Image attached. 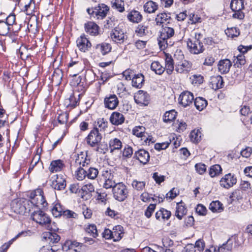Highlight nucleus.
Wrapping results in <instances>:
<instances>
[{"mask_svg": "<svg viewBox=\"0 0 252 252\" xmlns=\"http://www.w3.org/2000/svg\"><path fill=\"white\" fill-rule=\"evenodd\" d=\"M31 218L36 223L45 227L47 230H55L51 224L49 216L44 212L38 210L34 211L31 215Z\"/></svg>", "mask_w": 252, "mask_h": 252, "instance_id": "obj_1", "label": "nucleus"}, {"mask_svg": "<svg viewBox=\"0 0 252 252\" xmlns=\"http://www.w3.org/2000/svg\"><path fill=\"white\" fill-rule=\"evenodd\" d=\"M29 198L32 201L34 205L37 208L45 207L47 205L43 195V191L41 189L38 188L30 192Z\"/></svg>", "mask_w": 252, "mask_h": 252, "instance_id": "obj_2", "label": "nucleus"}, {"mask_svg": "<svg viewBox=\"0 0 252 252\" xmlns=\"http://www.w3.org/2000/svg\"><path fill=\"white\" fill-rule=\"evenodd\" d=\"M200 34L195 33L194 36L189 39L187 46L189 52L194 54L202 53L204 50L203 43L199 39Z\"/></svg>", "mask_w": 252, "mask_h": 252, "instance_id": "obj_3", "label": "nucleus"}, {"mask_svg": "<svg viewBox=\"0 0 252 252\" xmlns=\"http://www.w3.org/2000/svg\"><path fill=\"white\" fill-rule=\"evenodd\" d=\"M175 31L173 28L167 26L162 27L158 40V44L161 50L165 48V45H167V40L173 37Z\"/></svg>", "mask_w": 252, "mask_h": 252, "instance_id": "obj_4", "label": "nucleus"}, {"mask_svg": "<svg viewBox=\"0 0 252 252\" xmlns=\"http://www.w3.org/2000/svg\"><path fill=\"white\" fill-rule=\"evenodd\" d=\"M127 187L123 183H117L113 189L115 199L119 201H124L128 196Z\"/></svg>", "mask_w": 252, "mask_h": 252, "instance_id": "obj_5", "label": "nucleus"}, {"mask_svg": "<svg viewBox=\"0 0 252 252\" xmlns=\"http://www.w3.org/2000/svg\"><path fill=\"white\" fill-rule=\"evenodd\" d=\"M242 243L241 237L236 235L232 236L225 244H223L221 246L219 247L218 252H223V251L225 250L227 251H231L233 248L240 246Z\"/></svg>", "mask_w": 252, "mask_h": 252, "instance_id": "obj_6", "label": "nucleus"}, {"mask_svg": "<svg viewBox=\"0 0 252 252\" xmlns=\"http://www.w3.org/2000/svg\"><path fill=\"white\" fill-rule=\"evenodd\" d=\"M109 10V8L107 5L102 3L94 8L87 9V12L94 18L102 19L106 17Z\"/></svg>", "mask_w": 252, "mask_h": 252, "instance_id": "obj_7", "label": "nucleus"}, {"mask_svg": "<svg viewBox=\"0 0 252 252\" xmlns=\"http://www.w3.org/2000/svg\"><path fill=\"white\" fill-rule=\"evenodd\" d=\"M102 176L104 181L103 187L106 189H111L116 186V183L114 179V175L109 170H103Z\"/></svg>", "mask_w": 252, "mask_h": 252, "instance_id": "obj_8", "label": "nucleus"}, {"mask_svg": "<svg viewBox=\"0 0 252 252\" xmlns=\"http://www.w3.org/2000/svg\"><path fill=\"white\" fill-rule=\"evenodd\" d=\"M236 183L237 178L235 175L230 173L224 175L220 181V186L226 189L232 187Z\"/></svg>", "mask_w": 252, "mask_h": 252, "instance_id": "obj_9", "label": "nucleus"}, {"mask_svg": "<svg viewBox=\"0 0 252 252\" xmlns=\"http://www.w3.org/2000/svg\"><path fill=\"white\" fill-rule=\"evenodd\" d=\"M252 48V45L250 46H244L241 45L238 46V50L239 51L243 53L242 54H239L236 57V59L235 60V65L237 67H240L241 65L245 64L246 61L245 57L243 54L247 53L249 50H250Z\"/></svg>", "mask_w": 252, "mask_h": 252, "instance_id": "obj_10", "label": "nucleus"}, {"mask_svg": "<svg viewBox=\"0 0 252 252\" xmlns=\"http://www.w3.org/2000/svg\"><path fill=\"white\" fill-rule=\"evenodd\" d=\"M194 100V95L189 91H184L179 97V102L184 107L189 106Z\"/></svg>", "mask_w": 252, "mask_h": 252, "instance_id": "obj_11", "label": "nucleus"}, {"mask_svg": "<svg viewBox=\"0 0 252 252\" xmlns=\"http://www.w3.org/2000/svg\"><path fill=\"white\" fill-rule=\"evenodd\" d=\"M101 138V134L99 132L98 128H94L89 134L86 141L89 145L94 147L97 145Z\"/></svg>", "mask_w": 252, "mask_h": 252, "instance_id": "obj_12", "label": "nucleus"}, {"mask_svg": "<svg viewBox=\"0 0 252 252\" xmlns=\"http://www.w3.org/2000/svg\"><path fill=\"white\" fill-rule=\"evenodd\" d=\"M83 244L78 242L76 241H66L63 246V250L64 251L72 250L74 252H81Z\"/></svg>", "mask_w": 252, "mask_h": 252, "instance_id": "obj_13", "label": "nucleus"}, {"mask_svg": "<svg viewBox=\"0 0 252 252\" xmlns=\"http://www.w3.org/2000/svg\"><path fill=\"white\" fill-rule=\"evenodd\" d=\"M110 35L113 41L120 44L124 42L126 36L124 31L119 28L113 29L111 32Z\"/></svg>", "mask_w": 252, "mask_h": 252, "instance_id": "obj_14", "label": "nucleus"}, {"mask_svg": "<svg viewBox=\"0 0 252 252\" xmlns=\"http://www.w3.org/2000/svg\"><path fill=\"white\" fill-rule=\"evenodd\" d=\"M52 183L51 186L55 189L62 190L66 186V181L62 176L56 175L52 177Z\"/></svg>", "mask_w": 252, "mask_h": 252, "instance_id": "obj_15", "label": "nucleus"}, {"mask_svg": "<svg viewBox=\"0 0 252 252\" xmlns=\"http://www.w3.org/2000/svg\"><path fill=\"white\" fill-rule=\"evenodd\" d=\"M76 44L79 50L84 52L89 50L92 46L91 42L84 34L81 35L77 38Z\"/></svg>", "mask_w": 252, "mask_h": 252, "instance_id": "obj_16", "label": "nucleus"}, {"mask_svg": "<svg viewBox=\"0 0 252 252\" xmlns=\"http://www.w3.org/2000/svg\"><path fill=\"white\" fill-rule=\"evenodd\" d=\"M134 98L136 103L146 105L150 99V96L147 92L139 90L135 94Z\"/></svg>", "mask_w": 252, "mask_h": 252, "instance_id": "obj_17", "label": "nucleus"}, {"mask_svg": "<svg viewBox=\"0 0 252 252\" xmlns=\"http://www.w3.org/2000/svg\"><path fill=\"white\" fill-rule=\"evenodd\" d=\"M24 206L23 198L14 199L11 204L12 210L15 213L19 214L26 213L25 207Z\"/></svg>", "mask_w": 252, "mask_h": 252, "instance_id": "obj_18", "label": "nucleus"}, {"mask_svg": "<svg viewBox=\"0 0 252 252\" xmlns=\"http://www.w3.org/2000/svg\"><path fill=\"white\" fill-rule=\"evenodd\" d=\"M122 147V142L117 138H113L109 141L108 148L111 153L119 152Z\"/></svg>", "mask_w": 252, "mask_h": 252, "instance_id": "obj_19", "label": "nucleus"}, {"mask_svg": "<svg viewBox=\"0 0 252 252\" xmlns=\"http://www.w3.org/2000/svg\"><path fill=\"white\" fill-rule=\"evenodd\" d=\"M134 156L141 163L145 164L149 160L150 155L149 153L143 149H140L135 153Z\"/></svg>", "mask_w": 252, "mask_h": 252, "instance_id": "obj_20", "label": "nucleus"}, {"mask_svg": "<svg viewBox=\"0 0 252 252\" xmlns=\"http://www.w3.org/2000/svg\"><path fill=\"white\" fill-rule=\"evenodd\" d=\"M90 162V159L88 158L86 153L81 152L78 154L75 158V164L79 166L85 167Z\"/></svg>", "mask_w": 252, "mask_h": 252, "instance_id": "obj_21", "label": "nucleus"}, {"mask_svg": "<svg viewBox=\"0 0 252 252\" xmlns=\"http://www.w3.org/2000/svg\"><path fill=\"white\" fill-rule=\"evenodd\" d=\"M104 103L106 107L114 109L118 106L119 101L115 94H112L104 99Z\"/></svg>", "mask_w": 252, "mask_h": 252, "instance_id": "obj_22", "label": "nucleus"}, {"mask_svg": "<svg viewBox=\"0 0 252 252\" xmlns=\"http://www.w3.org/2000/svg\"><path fill=\"white\" fill-rule=\"evenodd\" d=\"M191 64L187 61H184L176 65L175 71L179 73H187L191 69Z\"/></svg>", "mask_w": 252, "mask_h": 252, "instance_id": "obj_23", "label": "nucleus"}, {"mask_svg": "<svg viewBox=\"0 0 252 252\" xmlns=\"http://www.w3.org/2000/svg\"><path fill=\"white\" fill-rule=\"evenodd\" d=\"M85 29L86 32L93 36L98 34L99 27L93 22H88L85 24Z\"/></svg>", "mask_w": 252, "mask_h": 252, "instance_id": "obj_24", "label": "nucleus"}, {"mask_svg": "<svg viewBox=\"0 0 252 252\" xmlns=\"http://www.w3.org/2000/svg\"><path fill=\"white\" fill-rule=\"evenodd\" d=\"M126 17L130 22L134 23L140 22L143 18L140 12L135 10L129 11L127 14Z\"/></svg>", "mask_w": 252, "mask_h": 252, "instance_id": "obj_25", "label": "nucleus"}, {"mask_svg": "<svg viewBox=\"0 0 252 252\" xmlns=\"http://www.w3.org/2000/svg\"><path fill=\"white\" fill-rule=\"evenodd\" d=\"M125 121V117L124 115L119 112H113L110 118V121L115 125H119L122 124Z\"/></svg>", "mask_w": 252, "mask_h": 252, "instance_id": "obj_26", "label": "nucleus"}, {"mask_svg": "<svg viewBox=\"0 0 252 252\" xmlns=\"http://www.w3.org/2000/svg\"><path fill=\"white\" fill-rule=\"evenodd\" d=\"M171 213L164 208H161L156 213L155 217L157 220L159 221H164L168 220L171 217Z\"/></svg>", "mask_w": 252, "mask_h": 252, "instance_id": "obj_27", "label": "nucleus"}, {"mask_svg": "<svg viewBox=\"0 0 252 252\" xmlns=\"http://www.w3.org/2000/svg\"><path fill=\"white\" fill-rule=\"evenodd\" d=\"M145 128L143 126H136L134 127L132 130L133 134L138 137H141L142 140H143L145 142L149 141V143L151 139L147 138L145 133Z\"/></svg>", "mask_w": 252, "mask_h": 252, "instance_id": "obj_28", "label": "nucleus"}, {"mask_svg": "<svg viewBox=\"0 0 252 252\" xmlns=\"http://www.w3.org/2000/svg\"><path fill=\"white\" fill-rule=\"evenodd\" d=\"M143 8L144 11L147 13H154L158 9V5L153 0H149L144 4Z\"/></svg>", "mask_w": 252, "mask_h": 252, "instance_id": "obj_29", "label": "nucleus"}, {"mask_svg": "<svg viewBox=\"0 0 252 252\" xmlns=\"http://www.w3.org/2000/svg\"><path fill=\"white\" fill-rule=\"evenodd\" d=\"M170 19L169 14L163 12L158 14L156 17L155 21L156 25L159 26L163 27V24L169 23L168 20Z\"/></svg>", "mask_w": 252, "mask_h": 252, "instance_id": "obj_30", "label": "nucleus"}, {"mask_svg": "<svg viewBox=\"0 0 252 252\" xmlns=\"http://www.w3.org/2000/svg\"><path fill=\"white\" fill-rule=\"evenodd\" d=\"M113 240L114 242L120 241L124 235L123 227L120 225L115 226L112 229Z\"/></svg>", "mask_w": 252, "mask_h": 252, "instance_id": "obj_31", "label": "nucleus"}, {"mask_svg": "<svg viewBox=\"0 0 252 252\" xmlns=\"http://www.w3.org/2000/svg\"><path fill=\"white\" fill-rule=\"evenodd\" d=\"M231 63L229 60L225 59L220 61L218 63L219 70L221 73H226L229 71Z\"/></svg>", "mask_w": 252, "mask_h": 252, "instance_id": "obj_32", "label": "nucleus"}, {"mask_svg": "<svg viewBox=\"0 0 252 252\" xmlns=\"http://www.w3.org/2000/svg\"><path fill=\"white\" fill-rule=\"evenodd\" d=\"M210 83L213 89L218 90L222 88L223 81L222 77L218 75L212 77Z\"/></svg>", "mask_w": 252, "mask_h": 252, "instance_id": "obj_33", "label": "nucleus"}, {"mask_svg": "<svg viewBox=\"0 0 252 252\" xmlns=\"http://www.w3.org/2000/svg\"><path fill=\"white\" fill-rule=\"evenodd\" d=\"M165 70L168 74H171L174 70V62L172 57L168 54H165Z\"/></svg>", "mask_w": 252, "mask_h": 252, "instance_id": "obj_34", "label": "nucleus"}, {"mask_svg": "<svg viewBox=\"0 0 252 252\" xmlns=\"http://www.w3.org/2000/svg\"><path fill=\"white\" fill-rule=\"evenodd\" d=\"M63 167L64 164L63 161L58 159L52 161L49 169L51 172H56L61 171Z\"/></svg>", "mask_w": 252, "mask_h": 252, "instance_id": "obj_35", "label": "nucleus"}, {"mask_svg": "<svg viewBox=\"0 0 252 252\" xmlns=\"http://www.w3.org/2000/svg\"><path fill=\"white\" fill-rule=\"evenodd\" d=\"M131 80L132 86L140 88L144 81V76L142 74H134Z\"/></svg>", "mask_w": 252, "mask_h": 252, "instance_id": "obj_36", "label": "nucleus"}, {"mask_svg": "<svg viewBox=\"0 0 252 252\" xmlns=\"http://www.w3.org/2000/svg\"><path fill=\"white\" fill-rule=\"evenodd\" d=\"M222 171L221 167L219 164H215L210 167L208 173L211 178H214L221 174Z\"/></svg>", "mask_w": 252, "mask_h": 252, "instance_id": "obj_37", "label": "nucleus"}, {"mask_svg": "<svg viewBox=\"0 0 252 252\" xmlns=\"http://www.w3.org/2000/svg\"><path fill=\"white\" fill-rule=\"evenodd\" d=\"M187 209L182 202L177 203L175 216L179 220H182L183 217L186 215Z\"/></svg>", "mask_w": 252, "mask_h": 252, "instance_id": "obj_38", "label": "nucleus"}, {"mask_svg": "<svg viewBox=\"0 0 252 252\" xmlns=\"http://www.w3.org/2000/svg\"><path fill=\"white\" fill-rule=\"evenodd\" d=\"M193 101L196 108L199 111H202L207 105V100L201 97H196Z\"/></svg>", "mask_w": 252, "mask_h": 252, "instance_id": "obj_39", "label": "nucleus"}, {"mask_svg": "<svg viewBox=\"0 0 252 252\" xmlns=\"http://www.w3.org/2000/svg\"><path fill=\"white\" fill-rule=\"evenodd\" d=\"M151 68L156 74L158 75H161L165 71V68L158 62H153L151 65Z\"/></svg>", "mask_w": 252, "mask_h": 252, "instance_id": "obj_40", "label": "nucleus"}, {"mask_svg": "<svg viewBox=\"0 0 252 252\" xmlns=\"http://www.w3.org/2000/svg\"><path fill=\"white\" fill-rule=\"evenodd\" d=\"M112 7L120 12L125 11L124 2L123 0H112L111 1Z\"/></svg>", "mask_w": 252, "mask_h": 252, "instance_id": "obj_41", "label": "nucleus"}, {"mask_svg": "<svg viewBox=\"0 0 252 252\" xmlns=\"http://www.w3.org/2000/svg\"><path fill=\"white\" fill-rule=\"evenodd\" d=\"M85 231L87 233L94 238H96L98 235L96 226L94 224H89L86 226Z\"/></svg>", "mask_w": 252, "mask_h": 252, "instance_id": "obj_42", "label": "nucleus"}, {"mask_svg": "<svg viewBox=\"0 0 252 252\" xmlns=\"http://www.w3.org/2000/svg\"><path fill=\"white\" fill-rule=\"evenodd\" d=\"M225 33L226 35L230 38L237 37L240 34V30L236 27L228 28L225 31Z\"/></svg>", "mask_w": 252, "mask_h": 252, "instance_id": "obj_43", "label": "nucleus"}, {"mask_svg": "<svg viewBox=\"0 0 252 252\" xmlns=\"http://www.w3.org/2000/svg\"><path fill=\"white\" fill-rule=\"evenodd\" d=\"M230 7L232 11H239L244 8V1L243 0H232L230 4Z\"/></svg>", "mask_w": 252, "mask_h": 252, "instance_id": "obj_44", "label": "nucleus"}, {"mask_svg": "<svg viewBox=\"0 0 252 252\" xmlns=\"http://www.w3.org/2000/svg\"><path fill=\"white\" fill-rule=\"evenodd\" d=\"M176 112L174 110L166 112L163 118L164 122L166 123H170L173 121L176 118Z\"/></svg>", "mask_w": 252, "mask_h": 252, "instance_id": "obj_45", "label": "nucleus"}, {"mask_svg": "<svg viewBox=\"0 0 252 252\" xmlns=\"http://www.w3.org/2000/svg\"><path fill=\"white\" fill-rule=\"evenodd\" d=\"M209 209L213 212H220L223 210L222 204L219 201H212L209 205Z\"/></svg>", "mask_w": 252, "mask_h": 252, "instance_id": "obj_46", "label": "nucleus"}, {"mask_svg": "<svg viewBox=\"0 0 252 252\" xmlns=\"http://www.w3.org/2000/svg\"><path fill=\"white\" fill-rule=\"evenodd\" d=\"M135 32L139 36L146 35L148 33V26L142 24L139 25L135 30Z\"/></svg>", "mask_w": 252, "mask_h": 252, "instance_id": "obj_47", "label": "nucleus"}, {"mask_svg": "<svg viewBox=\"0 0 252 252\" xmlns=\"http://www.w3.org/2000/svg\"><path fill=\"white\" fill-rule=\"evenodd\" d=\"M96 48L98 49L103 55L108 53L111 50V45L106 43H102L97 45Z\"/></svg>", "mask_w": 252, "mask_h": 252, "instance_id": "obj_48", "label": "nucleus"}, {"mask_svg": "<svg viewBox=\"0 0 252 252\" xmlns=\"http://www.w3.org/2000/svg\"><path fill=\"white\" fill-rule=\"evenodd\" d=\"M74 176L78 180L82 181L87 177L86 171L81 166H79L75 171Z\"/></svg>", "mask_w": 252, "mask_h": 252, "instance_id": "obj_49", "label": "nucleus"}, {"mask_svg": "<svg viewBox=\"0 0 252 252\" xmlns=\"http://www.w3.org/2000/svg\"><path fill=\"white\" fill-rule=\"evenodd\" d=\"M51 211L53 215L57 218L62 215L63 209L60 204L57 203L53 206Z\"/></svg>", "mask_w": 252, "mask_h": 252, "instance_id": "obj_50", "label": "nucleus"}, {"mask_svg": "<svg viewBox=\"0 0 252 252\" xmlns=\"http://www.w3.org/2000/svg\"><path fill=\"white\" fill-rule=\"evenodd\" d=\"M190 136L192 141L194 142H197L201 139L202 133L199 129H194L190 132Z\"/></svg>", "mask_w": 252, "mask_h": 252, "instance_id": "obj_51", "label": "nucleus"}, {"mask_svg": "<svg viewBox=\"0 0 252 252\" xmlns=\"http://www.w3.org/2000/svg\"><path fill=\"white\" fill-rule=\"evenodd\" d=\"M98 174V170L94 167H90L88 171H86V177L91 180L95 179Z\"/></svg>", "mask_w": 252, "mask_h": 252, "instance_id": "obj_52", "label": "nucleus"}, {"mask_svg": "<svg viewBox=\"0 0 252 252\" xmlns=\"http://www.w3.org/2000/svg\"><path fill=\"white\" fill-rule=\"evenodd\" d=\"M191 83L194 86H198L203 82V77L200 74H194L190 78Z\"/></svg>", "mask_w": 252, "mask_h": 252, "instance_id": "obj_53", "label": "nucleus"}, {"mask_svg": "<svg viewBox=\"0 0 252 252\" xmlns=\"http://www.w3.org/2000/svg\"><path fill=\"white\" fill-rule=\"evenodd\" d=\"M46 235L50 244L57 243L60 240V236L56 233L48 232Z\"/></svg>", "mask_w": 252, "mask_h": 252, "instance_id": "obj_54", "label": "nucleus"}, {"mask_svg": "<svg viewBox=\"0 0 252 252\" xmlns=\"http://www.w3.org/2000/svg\"><path fill=\"white\" fill-rule=\"evenodd\" d=\"M24 206L25 207L26 213H29L34 208H37L34 205L32 201L30 199L28 200L27 199L23 198Z\"/></svg>", "mask_w": 252, "mask_h": 252, "instance_id": "obj_55", "label": "nucleus"}, {"mask_svg": "<svg viewBox=\"0 0 252 252\" xmlns=\"http://www.w3.org/2000/svg\"><path fill=\"white\" fill-rule=\"evenodd\" d=\"M108 122L103 118L98 119L97 120L95 125V127L97 128L98 130H104L107 126Z\"/></svg>", "mask_w": 252, "mask_h": 252, "instance_id": "obj_56", "label": "nucleus"}, {"mask_svg": "<svg viewBox=\"0 0 252 252\" xmlns=\"http://www.w3.org/2000/svg\"><path fill=\"white\" fill-rule=\"evenodd\" d=\"M10 30V27L3 21L0 22V34L6 35Z\"/></svg>", "mask_w": 252, "mask_h": 252, "instance_id": "obj_57", "label": "nucleus"}, {"mask_svg": "<svg viewBox=\"0 0 252 252\" xmlns=\"http://www.w3.org/2000/svg\"><path fill=\"white\" fill-rule=\"evenodd\" d=\"M34 7V3L30 0V2L25 5L24 11L27 15H31L33 13Z\"/></svg>", "mask_w": 252, "mask_h": 252, "instance_id": "obj_58", "label": "nucleus"}, {"mask_svg": "<svg viewBox=\"0 0 252 252\" xmlns=\"http://www.w3.org/2000/svg\"><path fill=\"white\" fill-rule=\"evenodd\" d=\"M63 77V72L61 70L57 69L55 70L52 75V79L56 82L57 83H60Z\"/></svg>", "mask_w": 252, "mask_h": 252, "instance_id": "obj_59", "label": "nucleus"}, {"mask_svg": "<svg viewBox=\"0 0 252 252\" xmlns=\"http://www.w3.org/2000/svg\"><path fill=\"white\" fill-rule=\"evenodd\" d=\"M132 187L138 191L143 190L145 187V182L134 180L132 183Z\"/></svg>", "mask_w": 252, "mask_h": 252, "instance_id": "obj_60", "label": "nucleus"}, {"mask_svg": "<svg viewBox=\"0 0 252 252\" xmlns=\"http://www.w3.org/2000/svg\"><path fill=\"white\" fill-rule=\"evenodd\" d=\"M117 94L123 97L127 94V91L125 85L122 83H119L117 85Z\"/></svg>", "mask_w": 252, "mask_h": 252, "instance_id": "obj_61", "label": "nucleus"}, {"mask_svg": "<svg viewBox=\"0 0 252 252\" xmlns=\"http://www.w3.org/2000/svg\"><path fill=\"white\" fill-rule=\"evenodd\" d=\"M156 207V204H150L145 211V215L147 218H150Z\"/></svg>", "mask_w": 252, "mask_h": 252, "instance_id": "obj_62", "label": "nucleus"}, {"mask_svg": "<svg viewBox=\"0 0 252 252\" xmlns=\"http://www.w3.org/2000/svg\"><path fill=\"white\" fill-rule=\"evenodd\" d=\"M81 190L86 194L91 193L94 191V187L92 184L89 183L84 185L81 188Z\"/></svg>", "mask_w": 252, "mask_h": 252, "instance_id": "obj_63", "label": "nucleus"}, {"mask_svg": "<svg viewBox=\"0 0 252 252\" xmlns=\"http://www.w3.org/2000/svg\"><path fill=\"white\" fill-rule=\"evenodd\" d=\"M195 168L196 172L200 175L203 174L206 171V165L202 163L196 164Z\"/></svg>", "mask_w": 252, "mask_h": 252, "instance_id": "obj_64", "label": "nucleus"}]
</instances>
